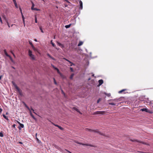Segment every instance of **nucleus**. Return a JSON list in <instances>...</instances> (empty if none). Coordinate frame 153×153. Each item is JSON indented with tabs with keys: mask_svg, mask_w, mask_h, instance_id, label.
<instances>
[{
	"mask_svg": "<svg viewBox=\"0 0 153 153\" xmlns=\"http://www.w3.org/2000/svg\"><path fill=\"white\" fill-rule=\"evenodd\" d=\"M85 130L86 131H88L90 132H94L103 135V134L100 131H98V130H91V129H90L86 128L85 129Z\"/></svg>",
	"mask_w": 153,
	"mask_h": 153,
	"instance_id": "nucleus-1",
	"label": "nucleus"
},
{
	"mask_svg": "<svg viewBox=\"0 0 153 153\" xmlns=\"http://www.w3.org/2000/svg\"><path fill=\"white\" fill-rule=\"evenodd\" d=\"M28 55L31 59L33 60H35V56L32 54V52L30 50L28 51Z\"/></svg>",
	"mask_w": 153,
	"mask_h": 153,
	"instance_id": "nucleus-2",
	"label": "nucleus"
},
{
	"mask_svg": "<svg viewBox=\"0 0 153 153\" xmlns=\"http://www.w3.org/2000/svg\"><path fill=\"white\" fill-rule=\"evenodd\" d=\"M105 112V111H97L95 112L94 113V114H103Z\"/></svg>",
	"mask_w": 153,
	"mask_h": 153,
	"instance_id": "nucleus-3",
	"label": "nucleus"
},
{
	"mask_svg": "<svg viewBox=\"0 0 153 153\" xmlns=\"http://www.w3.org/2000/svg\"><path fill=\"white\" fill-rule=\"evenodd\" d=\"M76 143L79 144H82L83 145H85V146H91V147H95L94 146H93V145H91L89 144H87V143H86V144L81 143L78 142H77Z\"/></svg>",
	"mask_w": 153,
	"mask_h": 153,
	"instance_id": "nucleus-4",
	"label": "nucleus"
},
{
	"mask_svg": "<svg viewBox=\"0 0 153 153\" xmlns=\"http://www.w3.org/2000/svg\"><path fill=\"white\" fill-rule=\"evenodd\" d=\"M17 92H18L19 94L20 95H22V91L19 89V88H18L16 89Z\"/></svg>",
	"mask_w": 153,
	"mask_h": 153,
	"instance_id": "nucleus-5",
	"label": "nucleus"
},
{
	"mask_svg": "<svg viewBox=\"0 0 153 153\" xmlns=\"http://www.w3.org/2000/svg\"><path fill=\"white\" fill-rule=\"evenodd\" d=\"M79 3L80 4L79 9L81 10L82 8V3L81 1H79Z\"/></svg>",
	"mask_w": 153,
	"mask_h": 153,
	"instance_id": "nucleus-6",
	"label": "nucleus"
},
{
	"mask_svg": "<svg viewBox=\"0 0 153 153\" xmlns=\"http://www.w3.org/2000/svg\"><path fill=\"white\" fill-rule=\"evenodd\" d=\"M24 127V125L22 124H20L19 126L18 127L19 129L20 130L22 128H23Z\"/></svg>",
	"mask_w": 153,
	"mask_h": 153,
	"instance_id": "nucleus-7",
	"label": "nucleus"
},
{
	"mask_svg": "<svg viewBox=\"0 0 153 153\" xmlns=\"http://www.w3.org/2000/svg\"><path fill=\"white\" fill-rule=\"evenodd\" d=\"M98 82L99 83V85H100L103 83V81L102 79H100L99 80Z\"/></svg>",
	"mask_w": 153,
	"mask_h": 153,
	"instance_id": "nucleus-8",
	"label": "nucleus"
},
{
	"mask_svg": "<svg viewBox=\"0 0 153 153\" xmlns=\"http://www.w3.org/2000/svg\"><path fill=\"white\" fill-rule=\"evenodd\" d=\"M141 111H145L146 112H148V110L146 109V108H142V109H141L140 110Z\"/></svg>",
	"mask_w": 153,
	"mask_h": 153,
	"instance_id": "nucleus-9",
	"label": "nucleus"
},
{
	"mask_svg": "<svg viewBox=\"0 0 153 153\" xmlns=\"http://www.w3.org/2000/svg\"><path fill=\"white\" fill-rule=\"evenodd\" d=\"M131 140L132 141H135V142H139L140 143H142L143 144H144V143H143V142H140V141H139L138 140H135V139H133V140Z\"/></svg>",
	"mask_w": 153,
	"mask_h": 153,
	"instance_id": "nucleus-10",
	"label": "nucleus"
},
{
	"mask_svg": "<svg viewBox=\"0 0 153 153\" xmlns=\"http://www.w3.org/2000/svg\"><path fill=\"white\" fill-rule=\"evenodd\" d=\"M12 83L13 85V86H14V87H15V88L16 89H17V88H18V87L17 86V85L16 84V83H15V82H12Z\"/></svg>",
	"mask_w": 153,
	"mask_h": 153,
	"instance_id": "nucleus-11",
	"label": "nucleus"
},
{
	"mask_svg": "<svg viewBox=\"0 0 153 153\" xmlns=\"http://www.w3.org/2000/svg\"><path fill=\"white\" fill-rule=\"evenodd\" d=\"M47 55L50 58H51V59H52L53 60H55V59L53 58V57H52L50 55V54H49V53H47Z\"/></svg>",
	"mask_w": 153,
	"mask_h": 153,
	"instance_id": "nucleus-12",
	"label": "nucleus"
},
{
	"mask_svg": "<svg viewBox=\"0 0 153 153\" xmlns=\"http://www.w3.org/2000/svg\"><path fill=\"white\" fill-rule=\"evenodd\" d=\"M83 42L82 41H80L78 45V46H79L82 45L83 44Z\"/></svg>",
	"mask_w": 153,
	"mask_h": 153,
	"instance_id": "nucleus-13",
	"label": "nucleus"
},
{
	"mask_svg": "<svg viewBox=\"0 0 153 153\" xmlns=\"http://www.w3.org/2000/svg\"><path fill=\"white\" fill-rule=\"evenodd\" d=\"M4 54H5V55L7 57H8V56H9V55L7 53V52H6V50H4Z\"/></svg>",
	"mask_w": 153,
	"mask_h": 153,
	"instance_id": "nucleus-14",
	"label": "nucleus"
},
{
	"mask_svg": "<svg viewBox=\"0 0 153 153\" xmlns=\"http://www.w3.org/2000/svg\"><path fill=\"white\" fill-rule=\"evenodd\" d=\"M71 24H70L69 25H65V27L66 28H69L71 25Z\"/></svg>",
	"mask_w": 153,
	"mask_h": 153,
	"instance_id": "nucleus-15",
	"label": "nucleus"
},
{
	"mask_svg": "<svg viewBox=\"0 0 153 153\" xmlns=\"http://www.w3.org/2000/svg\"><path fill=\"white\" fill-rule=\"evenodd\" d=\"M30 115L32 117L34 120H36V118L34 117L33 115L32 114L31 112V111H30Z\"/></svg>",
	"mask_w": 153,
	"mask_h": 153,
	"instance_id": "nucleus-16",
	"label": "nucleus"
},
{
	"mask_svg": "<svg viewBox=\"0 0 153 153\" xmlns=\"http://www.w3.org/2000/svg\"><path fill=\"white\" fill-rule=\"evenodd\" d=\"M32 48H33V50L35 51H37L38 52V50L37 49L35 48L34 46H33Z\"/></svg>",
	"mask_w": 153,
	"mask_h": 153,
	"instance_id": "nucleus-17",
	"label": "nucleus"
},
{
	"mask_svg": "<svg viewBox=\"0 0 153 153\" xmlns=\"http://www.w3.org/2000/svg\"><path fill=\"white\" fill-rule=\"evenodd\" d=\"M36 140H37V143H39V144L41 143V141L37 138V137L36 138Z\"/></svg>",
	"mask_w": 153,
	"mask_h": 153,
	"instance_id": "nucleus-18",
	"label": "nucleus"
},
{
	"mask_svg": "<svg viewBox=\"0 0 153 153\" xmlns=\"http://www.w3.org/2000/svg\"><path fill=\"white\" fill-rule=\"evenodd\" d=\"M3 117L5 119L7 120L8 121L9 120L8 119L7 117L4 114L3 115Z\"/></svg>",
	"mask_w": 153,
	"mask_h": 153,
	"instance_id": "nucleus-19",
	"label": "nucleus"
},
{
	"mask_svg": "<svg viewBox=\"0 0 153 153\" xmlns=\"http://www.w3.org/2000/svg\"><path fill=\"white\" fill-rule=\"evenodd\" d=\"M34 4L33 3H32V6H31V9L32 10H33V9L34 8Z\"/></svg>",
	"mask_w": 153,
	"mask_h": 153,
	"instance_id": "nucleus-20",
	"label": "nucleus"
},
{
	"mask_svg": "<svg viewBox=\"0 0 153 153\" xmlns=\"http://www.w3.org/2000/svg\"><path fill=\"white\" fill-rule=\"evenodd\" d=\"M59 74L60 75V76L61 77H62V78H64V77H65L62 74L60 73V74Z\"/></svg>",
	"mask_w": 153,
	"mask_h": 153,
	"instance_id": "nucleus-21",
	"label": "nucleus"
},
{
	"mask_svg": "<svg viewBox=\"0 0 153 153\" xmlns=\"http://www.w3.org/2000/svg\"><path fill=\"white\" fill-rule=\"evenodd\" d=\"M63 59H65V60H66L68 62H69V63H71V62L69 60H68V59H66V58H63Z\"/></svg>",
	"mask_w": 153,
	"mask_h": 153,
	"instance_id": "nucleus-22",
	"label": "nucleus"
},
{
	"mask_svg": "<svg viewBox=\"0 0 153 153\" xmlns=\"http://www.w3.org/2000/svg\"><path fill=\"white\" fill-rule=\"evenodd\" d=\"M8 57H9L10 59L11 60V61L12 62H13V60L12 57L9 55V56H8Z\"/></svg>",
	"mask_w": 153,
	"mask_h": 153,
	"instance_id": "nucleus-23",
	"label": "nucleus"
},
{
	"mask_svg": "<svg viewBox=\"0 0 153 153\" xmlns=\"http://www.w3.org/2000/svg\"><path fill=\"white\" fill-rule=\"evenodd\" d=\"M51 44L52 45V46L54 47H55V45L54 44V43H53L52 42V41L51 40Z\"/></svg>",
	"mask_w": 153,
	"mask_h": 153,
	"instance_id": "nucleus-24",
	"label": "nucleus"
},
{
	"mask_svg": "<svg viewBox=\"0 0 153 153\" xmlns=\"http://www.w3.org/2000/svg\"><path fill=\"white\" fill-rule=\"evenodd\" d=\"M2 17H3V18L4 19V20H5L7 19L6 18V17L4 15H3Z\"/></svg>",
	"mask_w": 153,
	"mask_h": 153,
	"instance_id": "nucleus-25",
	"label": "nucleus"
},
{
	"mask_svg": "<svg viewBox=\"0 0 153 153\" xmlns=\"http://www.w3.org/2000/svg\"><path fill=\"white\" fill-rule=\"evenodd\" d=\"M29 43L30 45H31L32 47L33 46H34L33 44H32V42H31L30 41H29Z\"/></svg>",
	"mask_w": 153,
	"mask_h": 153,
	"instance_id": "nucleus-26",
	"label": "nucleus"
},
{
	"mask_svg": "<svg viewBox=\"0 0 153 153\" xmlns=\"http://www.w3.org/2000/svg\"><path fill=\"white\" fill-rule=\"evenodd\" d=\"M39 29L41 31V32H42V33H43L44 32V31H43V30L42 29V28L41 27H39Z\"/></svg>",
	"mask_w": 153,
	"mask_h": 153,
	"instance_id": "nucleus-27",
	"label": "nucleus"
},
{
	"mask_svg": "<svg viewBox=\"0 0 153 153\" xmlns=\"http://www.w3.org/2000/svg\"><path fill=\"white\" fill-rule=\"evenodd\" d=\"M109 104L112 105H115L116 104L113 103V102H111V103H109Z\"/></svg>",
	"mask_w": 153,
	"mask_h": 153,
	"instance_id": "nucleus-28",
	"label": "nucleus"
},
{
	"mask_svg": "<svg viewBox=\"0 0 153 153\" xmlns=\"http://www.w3.org/2000/svg\"><path fill=\"white\" fill-rule=\"evenodd\" d=\"M105 94L108 97H109L111 95V94L110 93L107 94L106 93H105Z\"/></svg>",
	"mask_w": 153,
	"mask_h": 153,
	"instance_id": "nucleus-29",
	"label": "nucleus"
},
{
	"mask_svg": "<svg viewBox=\"0 0 153 153\" xmlns=\"http://www.w3.org/2000/svg\"><path fill=\"white\" fill-rule=\"evenodd\" d=\"M74 74H73L71 75V76L70 77V78L71 79H72L73 77L74 76Z\"/></svg>",
	"mask_w": 153,
	"mask_h": 153,
	"instance_id": "nucleus-30",
	"label": "nucleus"
},
{
	"mask_svg": "<svg viewBox=\"0 0 153 153\" xmlns=\"http://www.w3.org/2000/svg\"><path fill=\"white\" fill-rule=\"evenodd\" d=\"M33 10H36V11H39L40 10L39 9H37V8H35L33 9Z\"/></svg>",
	"mask_w": 153,
	"mask_h": 153,
	"instance_id": "nucleus-31",
	"label": "nucleus"
},
{
	"mask_svg": "<svg viewBox=\"0 0 153 153\" xmlns=\"http://www.w3.org/2000/svg\"><path fill=\"white\" fill-rule=\"evenodd\" d=\"M126 90V89H123V90H122L121 91H119V93H122L123 91H125Z\"/></svg>",
	"mask_w": 153,
	"mask_h": 153,
	"instance_id": "nucleus-32",
	"label": "nucleus"
},
{
	"mask_svg": "<svg viewBox=\"0 0 153 153\" xmlns=\"http://www.w3.org/2000/svg\"><path fill=\"white\" fill-rule=\"evenodd\" d=\"M110 101H114L115 102H117L118 101V100L117 99H114L113 100H110Z\"/></svg>",
	"mask_w": 153,
	"mask_h": 153,
	"instance_id": "nucleus-33",
	"label": "nucleus"
},
{
	"mask_svg": "<svg viewBox=\"0 0 153 153\" xmlns=\"http://www.w3.org/2000/svg\"><path fill=\"white\" fill-rule=\"evenodd\" d=\"M0 136L1 137H3V134L1 132H0Z\"/></svg>",
	"mask_w": 153,
	"mask_h": 153,
	"instance_id": "nucleus-34",
	"label": "nucleus"
},
{
	"mask_svg": "<svg viewBox=\"0 0 153 153\" xmlns=\"http://www.w3.org/2000/svg\"><path fill=\"white\" fill-rule=\"evenodd\" d=\"M35 23H37V19L36 16L35 17Z\"/></svg>",
	"mask_w": 153,
	"mask_h": 153,
	"instance_id": "nucleus-35",
	"label": "nucleus"
},
{
	"mask_svg": "<svg viewBox=\"0 0 153 153\" xmlns=\"http://www.w3.org/2000/svg\"><path fill=\"white\" fill-rule=\"evenodd\" d=\"M14 5L16 8H18V6H17V3H15Z\"/></svg>",
	"mask_w": 153,
	"mask_h": 153,
	"instance_id": "nucleus-36",
	"label": "nucleus"
},
{
	"mask_svg": "<svg viewBox=\"0 0 153 153\" xmlns=\"http://www.w3.org/2000/svg\"><path fill=\"white\" fill-rule=\"evenodd\" d=\"M58 128L61 130H63V128L60 126H59Z\"/></svg>",
	"mask_w": 153,
	"mask_h": 153,
	"instance_id": "nucleus-37",
	"label": "nucleus"
},
{
	"mask_svg": "<svg viewBox=\"0 0 153 153\" xmlns=\"http://www.w3.org/2000/svg\"><path fill=\"white\" fill-rule=\"evenodd\" d=\"M19 10H20V13H21V14H22V10L21 8V7H19Z\"/></svg>",
	"mask_w": 153,
	"mask_h": 153,
	"instance_id": "nucleus-38",
	"label": "nucleus"
},
{
	"mask_svg": "<svg viewBox=\"0 0 153 153\" xmlns=\"http://www.w3.org/2000/svg\"><path fill=\"white\" fill-rule=\"evenodd\" d=\"M6 22L7 24H8L9 23L8 22V21L7 19L6 20H4Z\"/></svg>",
	"mask_w": 153,
	"mask_h": 153,
	"instance_id": "nucleus-39",
	"label": "nucleus"
},
{
	"mask_svg": "<svg viewBox=\"0 0 153 153\" xmlns=\"http://www.w3.org/2000/svg\"><path fill=\"white\" fill-rule=\"evenodd\" d=\"M6 22L7 24H8L9 23L8 22V21L7 19L6 20H4Z\"/></svg>",
	"mask_w": 153,
	"mask_h": 153,
	"instance_id": "nucleus-40",
	"label": "nucleus"
},
{
	"mask_svg": "<svg viewBox=\"0 0 153 153\" xmlns=\"http://www.w3.org/2000/svg\"><path fill=\"white\" fill-rule=\"evenodd\" d=\"M53 125H54L55 126H56V127H57L58 128L59 127V126L57 125H56V124H54L53 123H52Z\"/></svg>",
	"mask_w": 153,
	"mask_h": 153,
	"instance_id": "nucleus-41",
	"label": "nucleus"
},
{
	"mask_svg": "<svg viewBox=\"0 0 153 153\" xmlns=\"http://www.w3.org/2000/svg\"><path fill=\"white\" fill-rule=\"evenodd\" d=\"M101 100V99H99L97 101V103H99Z\"/></svg>",
	"mask_w": 153,
	"mask_h": 153,
	"instance_id": "nucleus-42",
	"label": "nucleus"
},
{
	"mask_svg": "<svg viewBox=\"0 0 153 153\" xmlns=\"http://www.w3.org/2000/svg\"><path fill=\"white\" fill-rule=\"evenodd\" d=\"M53 80H54V84L56 85L57 84V83H56V82L55 80V79L54 78H53Z\"/></svg>",
	"mask_w": 153,
	"mask_h": 153,
	"instance_id": "nucleus-43",
	"label": "nucleus"
},
{
	"mask_svg": "<svg viewBox=\"0 0 153 153\" xmlns=\"http://www.w3.org/2000/svg\"><path fill=\"white\" fill-rule=\"evenodd\" d=\"M21 15H22V19H25V18H24V16L23 14V13L21 14Z\"/></svg>",
	"mask_w": 153,
	"mask_h": 153,
	"instance_id": "nucleus-44",
	"label": "nucleus"
},
{
	"mask_svg": "<svg viewBox=\"0 0 153 153\" xmlns=\"http://www.w3.org/2000/svg\"><path fill=\"white\" fill-rule=\"evenodd\" d=\"M0 21L1 24H2L3 22L1 17H0Z\"/></svg>",
	"mask_w": 153,
	"mask_h": 153,
	"instance_id": "nucleus-45",
	"label": "nucleus"
},
{
	"mask_svg": "<svg viewBox=\"0 0 153 153\" xmlns=\"http://www.w3.org/2000/svg\"><path fill=\"white\" fill-rule=\"evenodd\" d=\"M75 110L77 112H79V113L81 114V113L79 111V110L77 109L76 108Z\"/></svg>",
	"mask_w": 153,
	"mask_h": 153,
	"instance_id": "nucleus-46",
	"label": "nucleus"
},
{
	"mask_svg": "<svg viewBox=\"0 0 153 153\" xmlns=\"http://www.w3.org/2000/svg\"><path fill=\"white\" fill-rule=\"evenodd\" d=\"M57 72L59 74H60L61 73L59 71V69H58L57 70Z\"/></svg>",
	"mask_w": 153,
	"mask_h": 153,
	"instance_id": "nucleus-47",
	"label": "nucleus"
},
{
	"mask_svg": "<svg viewBox=\"0 0 153 153\" xmlns=\"http://www.w3.org/2000/svg\"><path fill=\"white\" fill-rule=\"evenodd\" d=\"M70 69L71 71H73L74 70L72 68H70Z\"/></svg>",
	"mask_w": 153,
	"mask_h": 153,
	"instance_id": "nucleus-48",
	"label": "nucleus"
},
{
	"mask_svg": "<svg viewBox=\"0 0 153 153\" xmlns=\"http://www.w3.org/2000/svg\"><path fill=\"white\" fill-rule=\"evenodd\" d=\"M13 2L14 4L16 3V0H13Z\"/></svg>",
	"mask_w": 153,
	"mask_h": 153,
	"instance_id": "nucleus-49",
	"label": "nucleus"
},
{
	"mask_svg": "<svg viewBox=\"0 0 153 153\" xmlns=\"http://www.w3.org/2000/svg\"><path fill=\"white\" fill-rule=\"evenodd\" d=\"M71 64V65H70V66H72L73 65H74V64L72 63V62H71V63H70Z\"/></svg>",
	"mask_w": 153,
	"mask_h": 153,
	"instance_id": "nucleus-50",
	"label": "nucleus"
},
{
	"mask_svg": "<svg viewBox=\"0 0 153 153\" xmlns=\"http://www.w3.org/2000/svg\"><path fill=\"white\" fill-rule=\"evenodd\" d=\"M51 66L54 69L55 67L52 64L51 65Z\"/></svg>",
	"mask_w": 153,
	"mask_h": 153,
	"instance_id": "nucleus-51",
	"label": "nucleus"
},
{
	"mask_svg": "<svg viewBox=\"0 0 153 153\" xmlns=\"http://www.w3.org/2000/svg\"><path fill=\"white\" fill-rule=\"evenodd\" d=\"M31 109L33 111V112L34 113L36 114L35 113V112H34V110L33 108H31Z\"/></svg>",
	"mask_w": 153,
	"mask_h": 153,
	"instance_id": "nucleus-52",
	"label": "nucleus"
},
{
	"mask_svg": "<svg viewBox=\"0 0 153 153\" xmlns=\"http://www.w3.org/2000/svg\"><path fill=\"white\" fill-rule=\"evenodd\" d=\"M25 106L28 110H30L29 108L27 105H25Z\"/></svg>",
	"mask_w": 153,
	"mask_h": 153,
	"instance_id": "nucleus-53",
	"label": "nucleus"
},
{
	"mask_svg": "<svg viewBox=\"0 0 153 153\" xmlns=\"http://www.w3.org/2000/svg\"><path fill=\"white\" fill-rule=\"evenodd\" d=\"M15 126H16V125H15V124H13V128H15Z\"/></svg>",
	"mask_w": 153,
	"mask_h": 153,
	"instance_id": "nucleus-54",
	"label": "nucleus"
},
{
	"mask_svg": "<svg viewBox=\"0 0 153 153\" xmlns=\"http://www.w3.org/2000/svg\"><path fill=\"white\" fill-rule=\"evenodd\" d=\"M10 52L13 55L14 54L12 51H10Z\"/></svg>",
	"mask_w": 153,
	"mask_h": 153,
	"instance_id": "nucleus-55",
	"label": "nucleus"
},
{
	"mask_svg": "<svg viewBox=\"0 0 153 153\" xmlns=\"http://www.w3.org/2000/svg\"><path fill=\"white\" fill-rule=\"evenodd\" d=\"M17 122L19 125H20V124H21L18 121H17Z\"/></svg>",
	"mask_w": 153,
	"mask_h": 153,
	"instance_id": "nucleus-56",
	"label": "nucleus"
},
{
	"mask_svg": "<svg viewBox=\"0 0 153 153\" xmlns=\"http://www.w3.org/2000/svg\"><path fill=\"white\" fill-rule=\"evenodd\" d=\"M17 122L19 125H20V124H21L18 121H17Z\"/></svg>",
	"mask_w": 153,
	"mask_h": 153,
	"instance_id": "nucleus-57",
	"label": "nucleus"
},
{
	"mask_svg": "<svg viewBox=\"0 0 153 153\" xmlns=\"http://www.w3.org/2000/svg\"><path fill=\"white\" fill-rule=\"evenodd\" d=\"M66 150L69 153H72L71 152H70V151H69L68 150Z\"/></svg>",
	"mask_w": 153,
	"mask_h": 153,
	"instance_id": "nucleus-58",
	"label": "nucleus"
},
{
	"mask_svg": "<svg viewBox=\"0 0 153 153\" xmlns=\"http://www.w3.org/2000/svg\"><path fill=\"white\" fill-rule=\"evenodd\" d=\"M7 25L8 27H10V25L8 23V24H7Z\"/></svg>",
	"mask_w": 153,
	"mask_h": 153,
	"instance_id": "nucleus-59",
	"label": "nucleus"
},
{
	"mask_svg": "<svg viewBox=\"0 0 153 153\" xmlns=\"http://www.w3.org/2000/svg\"><path fill=\"white\" fill-rule=\"evenodd\" d=\"M2 75H1L0 76V80L1 79V78H2Z\"/></svg>",
	"mask_w": 153,
	"mask_h": 153,
	"instance_id": "nucleus-60",
	"label": "nucleus"
},
{
	"mask_svg": "<svg viewBox=\"0 0 153 153\" xmlns=\"http://www.w3.org/2000/svg\"><path fill=\"white\" fill-rule=\"evenodd\" d=\"M54 69H55V70H56V71H57L58 69V68H56V67H55V68Z\"/></svg>",
	"mask_w": 153,
	"mask_h": 153,
	"instance_id": "nucleus-61",
	"label": "nucleus"
},
{
	"mask_svg": "<svg viewBox=\"0 0 153 153\" xmlns=\"http://www.w3.org/2000/svg\"><path fill=\"white\" fill-rule=\"evenodd\" d=\"M23 23L25 22V19H22Z\"/></svg>",
	"mask_w": 153,
	"mask_h": 153,
	"instance_id": "nucleus-62",
	"label": "nucleus"
},
{
	"mask_svg": "<svg viewBox=\"0 0 153 153\" xmlns=\"http://www.w3.org/2000/svg\"><path fill=\"white\" fill-rule=\"evenodd\" d=\"M62 94H64V93L63 92V90H62Z\"/></svg>",
	"mask_w": 153,
	"mask_h": 153,
	"instance_id": "nucleus-63",
	"label": "nucleus"
},
{
	"mask_svg": "<svg viewBox=\"0 0 153 153\" xmlns=\"http://www.w3.org/2000/svg\"><path fill=\"white\" fill-rule=\"evenodd\" d=\"M13 56L15 58H16V56H15V55L14 54H13Z\"/></svg>",
	"mask_w": 153,
	"mask_h": 153,
	"instance_id": "nucleus-64",
	"label": "nucleus"
}]
</instances>
